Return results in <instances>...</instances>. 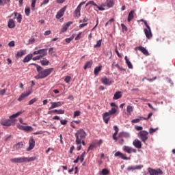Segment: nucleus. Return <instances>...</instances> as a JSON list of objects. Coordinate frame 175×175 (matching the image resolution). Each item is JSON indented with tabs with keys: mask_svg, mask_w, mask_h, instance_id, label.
I'll list each match as a JSON object with an SVG mask.
<instances>
[{
	"mask_svg": "<svg viewBox=\"0 0 175 175\" xmlns=\"http://www.w3.org/2000/svg\"><path fill=\"white\" fill-rule=\"evenodd\" d=\"M54 70V68H50L44 69L42 68L40 66H37V72L38 75L34 77L36 80H39L40 79H46L48 76H50L53 71Z\"/></svg>",
	"mask_w": 175,
	"mask_h": 175,
	"instance_id": "obj_1",
	"label": "nucleus"
},
{
	"mask_svg": "<svg viewBox=\"0 0 175 175\" xmlns=\"http://www.w3.org/2000/svg\"><path fill=\"white\" fill-rule=\"evenodd\" d=\"M36 159V157H16L10 159L12 163H24L26 162H33Z\"/></svg>",
	"mask_w": 175,
	"mask_h": 175,
	"instance_id": "obj_2",
	"label": "nucleus"
},
{
	"mask_svg": "<svg viewBox=\"0 0 175 175\" xmlns=\"http://www.w3.org/2000/svg\"><path fill=\"white\" fill-rule=\"evenodd\" d=\"M75 137V143L77 146H79L81 142L80 141L87 137V133H85V131L83 129H80L76 132Z\"/></svg>",
	"mask_w": 175,
	"mask_h": 175,
	"instance_id": "obj_3",
	"label": "nucleus"
},
{
	"mask_svg": "<svg viewBox=\"0 0 175 175\" xmlns=\"http://www.w3.org/2000/svg\"><path fill=\"white\" fill-rule=\"evenodd\" d=\"M139 139L144 144L148 140V133L146 131H141L137 133Z\"/></svg>",
	"mask_w": 175,
	"mask_h": 175,
	"instance_id": "obj_4",
	"label": "nucleus"
},
{
	"mask_svg": "<svg viewBox=\"0 0 175 175\" xmlns=\"http://www.w3.org/2000/svg\"><path fill=\"white\" fill-rule=\"evenodd\" d=\"M148 172L150 175H162V174H163V172L161 169L154 170L151 167H148Z\"/></svg>",
	"mask_w": 175,
	"mask_h": 175,
	"instance_id": "obj_5",
	"label": "nucleus"
},
{
	"mask_svg": "<svg viewBox=\"0 0 175 175\" xmlns=\"http://www.w3.org/2000/svg\"><path fill=\"white\" fill-rule=\"evenodd\" d=\"M145 26L147 29H144V33L147 38V39H151L152 38V33H151V28H150V26L148 25V23L147 22H145Z\"/></svg>",
	"mask_w": 175,
	"mask_h": 175,
	"instance_id": "obj_6",
	"label": "nucleus"
},
{
	"mask_svg": "<svg viewBox=\"0 0 175 175\" xmlns=\"http://www.w3.org/2000/svg\"><path fill=\"white\" fill-rule=\"evenodd\" d=\"M51 107H49V110H53V109H55L57 107H61L62 105H64V102L58 101V102H51Z\"/></svg>",
	"mask_w": 175,
	"mask_h": 175,
	"instance_id": "obj_7",
	"label": "nucleus"
},
{
	"mask_svg": "<svg viewBox=\"0 0 175 175\" xmlns=\"http://www.w3.org/2000/svg\"><path fill=\"white\" fill-rule=\"evenodd\" d=\"M18 128L21 129V131H25V132H32V131H33V127L31 126L19 125Z\"/></svg>",
	"mask_w": 175,
	"mask_h": 175,
	"instance_id": "obj_8",
	"label": "nucleus"
},
{
	"mask_svg": "<svg viewBox=\"0 0 175 175\" xmlns=\"http://www.w3.org/2000/svg\"><path fill=\"white\" fill-rule=\"evenodd\" d=\"M29 147L26 149V151H31V150H33L35 148V139L33 137H31L29 141Z\"/></svg>",
	"mask_w": 175,
	"mask_h": 175,
	"instance_id": "obj_9",
	"label": "nucleus"
},
{
	"mask_svg": "<svg viewBox=\"0 0 175 175\" xmlns=\"http://www.w3.org/2000/svg\"><path fill=\"white\" fill-rule=\"evenodd\" d=\"M123 150L124 152H127V154H132V152L136 153L137 152L136 149L126 146H124Z\"/></svg>",
	"mask_w": 175,
	"mask_h": 175,
	"instance_id": "obj_10",
	"label": "nucleus"
},
{
	"mask_svg": "<svg viewBox=\"0 0 175 175\" xmlns=\"http://www.w3.org/2000/svg\"><path fill=\"white\" fill-rule=\"evenodd\" d=\"M12 122H13L10 119H9V120L2 119L0 124L1 125H3V126H10L12 125Z\"/></svg>",
	"mask_w": 175,
	"mask_h": 175,
	"instance_id": "obj_11",
	"label": "nucleus"
},
{
	"mask_svg": "<svg viewBox=\"0 0 175 175\" xmlns=\"http://www.w3.org/2000/svg\"><path fill=\"white\" fill-rule=\"evenodd\" d=\"M100 81L104 85H111L112 84L111 80L107 79L106 77L101 78Z\"/></svg>",
	"mask_w": 175,
	"mask_h": 175,
	"instance_id": "obj_12",
	"label": "nucleus"
},
{
	"mask_svg": "<svg viewBox=\"0 0 175 175\" xmlns=\"http://www.w3.org/2000/svg\"><path fill=\"white\" fill-rule=\"evenodd\" d=\"M29 95H31V92L22 93L18 98V102H21V100H24V99H25L27 96H29Z\"/></svg>",
	"mask_w": 175,
	"mask_h": 175,
	"instance_id": "obj_13",
	"label": "nucleus"
},
{
	"mask_svg": "<svg viewBox=\"0 0 175 175\" xmlns=\"http://www.w3.org/2000/svg\"><path fill=\"white\" fill-rule=\"evenodd\" d=\"M66 10V6H64L63 8H62L56 14V18H61L64 16V13H65V11Z\"/></svg>",
	"mask_w": 175,
	"mask_h": 175,
	"instance_id": "obj_14",
	"label": "nucleus"
},
{
	"mask_svg": "<svg viewBox=\"0 0 175 175\" xmlns=\"http://www.w3.org/2000/svg\"><path fill=\"white\" fill-rule=\"evenodd\" d=\"M115 157H120V158L124 159V161H128L129 159V158L126 157V154H124L120 151H118L115 153Z\"/></svg>",
	"mask_w": 175,
	"mask_h": 175,
	"instance_id": "obj_15",
	"label": "nucleus"
},
{
	"mask_svg": "<svg viewBox=\"0 0 175 175\" xmlns=\"http://www.w3.org/2000/svg\"><path fill=\"white\" fill-rule=\"evenodd\" d=\"M103 119L105 124H109V122L110 121V115L108 112H105L103 115Z\"/></svg>",
	"mask_w": 175,
	"mask_h": 175,
	"instance_id": "obj_16",
	"label": "nucleus"
},
{
	"mask_svg": "<svg viewBox=\"0 0 175 175\" xmlns=\"http://www.w3.org/2000/svg\"><path fill=\"white\" fill-rule=\"evenodd\" d=\"M135 50H139V51H142V53L144 55L148 56L150 55V53H148V51H147V49H146V48L143 47V46H138L135 48Z\"/></svg>",
	"mask_w": 175,
	"mask_h": 175,
	"instance_id": "obj_17",
	"label": "nucleus"
},
{
	"mask_svg": "<svg viewBox=\"0 0 175 175\" xmlns=\"http://www.w3.org/2000/svg\"><path fill=\"white\" fill-rule=\"evenodd\" d=\"M142 167H143V165H131V166H129L127 167V170L129 172H131V170L133 171V170H140V169H142Z\"/></svg>",
	"mask_w": 175,
	"mask_h": 175,
	"instance_id": "obj_18",
	"label": "nucleus"
},
{
	"mask_svg": "<svg viewBox=\"0 0 175 175\" xmlns=\"http://www.w3.org/2000/svg\"><path fill=\"white\" fill-rule=\"evenodd\" d=\"M133 145L134 146V147H135V148H142V142L137 139H135L133 142Z\"/></svg>",
	"mask_w": 175,
	"mask_h": 175,
	"instance_id": "obj_19",
	"label": "nucleus"
},
{
	"mask_svg": "<svg viewBox=\"0 0 175 175\" xmlns=\"http://www.w3.org/2000/svg\"><path fill=\"white\" fill-rule=\"evenodd\" d=\"M71 24H72V22H68L66 24H64L62 26V28L61 29V32H66L68 31V29L69 28V27H70Z\"/></svg>",
	"mask_w": 175,
	"mask_h": 175,
	"instance_id": "obj_20",
	"label": "nucleus"
},
{
	"mask_svg": "<svg viewBox=\"0 0 175 175\" xmlns=\"http://www.w3.org/2000/svg\"><path fill=\"white\" fill-rule=\"evenodd\" d=\"M27 54V51L26 50H21L15 55L16 58L18 59V58H21L23 55H25Z\"/></svg>",
	"mask_w": 175,
	"mask_h": 175,
	"instance_id": "obj_21",
	"label": "nucleus"
},
{
	"mask_svg": "<svg viewBox=\"0 0 175 175\" xmlns=\"http://www.w3.org/2000/svg\"><path fill=\"white\" fill-rule=\"evenodd\" d=\"M113 129L115 131V133L113 134V139L115 140V142H117L118 140V138L117 137V135H118V126H113Z\"/></svg>",
	"mask_w": 175,
	"mask_h": 175,
	"instance_id": "obj_22",
	"label": "nucleus"
},
{
	"mask_svg": "<svg viewBox=\"0 0 175 175\" xmlns=\"http://www.w3.org/2000/svg\"><path fill=\"white\" fill-rule=\"evenodd\" d=\"M39 56L41 58H43V57H46L47 55V49H43L39 50Z\"/></svg>",
	"mask_w": 175,
	"mask_h": 175,
	"instance_id": "obj_23",
	"label": "nucleus"
},
{
	"mask_svg": "<svg viewBox=\"0 0 175 175\" xmlns=\"http://www.w3.org/2000/svg\"><path fill=\"white\" fill-rule=\"evenodd\" d=\"M118 135L120 138L124 137L125 139H129V137H131V135H129V133L126 132H120Z\"/></svg>",
	"mask_w": 175,
	"mask_h": 175,
	"instance_id": "obj_24",
	"label": "nucleus"
},
{
	"mask_svg": "<svg viewBox=\"0 0 175 175\" xmlns=\"http://www.w3.org/2000/svg\"><path fill=\"white\" fill-rule=\"evenodd\" d=\"M20 114H23V111H18L16 113H14L12 116H10V120H11V121L12 122H14V118H17V117H18V116H20Z\"/></svg>",
	"mask_w": 175,
	"mask_h": 175,
	"instance_id": "obj_25",
	"label": "nucleus"
},
{
	"mask_svg": "<svg viewBox=\"0 0 175 175\" xmlns=\"http://www.w3.org/2000/svg\"><path fill=\"white\" fill-rule=\"evenodd\" d=\"M122 93L121 92H116L115 94H114V96L113 97V99L114 100H117L118 99H120L122 97Z\"/></svg>",
	"mask_w": 175,
	"mask_h": 175,
	"instance_id": "obj_26",
	"label": "nucleus"
},
{
	"mask_svg": "<svg viewBox=\"0 0 175 175\" xmlns=\"http://www.w3.org/2000/svg\"><path fill=\"white\" fill-rule=\"evenodd\" d=\"M80 12H81V8L80 5H78L75 10V16L80 17V16H81Z\"/></svg>",
	"mask_w": 175,
	"mask_h": 175,
	"instance_id": "obj_27",
	"label": "nucleus"
},
{
	"mask_svg": "<svg viewBox=\"0 0 175 175\" xmlns=\"http://www.w3.org/2000/svg\"><path fill=\"white\" fill-rule=\"evenodd\" d=\"M8 28H14L16 27V24L14 23V21L13 19H10L8 23Z\"/></svg>",
	"mask_w": 175,
	"mask_h": 175,
	"instance_id": "obj_28",
	"label": "nucleus"
},
{
	"mask_svg": "<svg viewBox=\"0 0 175 175\" xmlns=\"http://www.w3.org/2000/svg\"><path fill=\"white\" fill-rule=\"evenodd\" d=\"M135 14V11L134 10H131L129 13V15H128V19H127V21L129 23H130V21H132V20H133V14Z\"/></svg>",
	"mask_w": 175,
	"mask_h": 175,
	"instance_id": "obj_29",
	"label": "nucleus"
},
{
	"mask_svg": "<svg viewBox=\"0 0 175 175\" xmlns=\"http://www.w3.org/2000/svg\"><path fill=\"white\" fill-rule=\"evenodd\" d=\"M14 14L15 16V17H16V20L18 21V23H21V21L23 20V16L21 14H18L17 12H14ZM18 14V16H17Z\"/></svg>",
	"mask_w": 175,
	"mask_h": 175,
	"instance_id": "obj_30",
	"label": "nucleus"
},
{
	"mask_svg": "<svg viewBox=\"0 0 175 175\" xmlns=\"http://www.w3.org/2000/svg\"><path fill=\"white\" fill-rule=\"evenodd\" d=\"M124 59H125L126 65L128 66V68L129 69H133V66L132 65V63H131L129 59H128V56H125Z\"/></svg>",
	"mask_w": 175,
	"mask_h": 175,
	"instance_id": "obj_31",
	"label": "nucleus"
},
{
	"mask_svg": "<svg viewBox=\"0 0 175 175\" xmlns=\"http://www.w3.org/2000/svg\"><path fill=\"white\" fill-rule=\"evenodd\" d=\"M118 109V107H113L107 113H109L110 116H113V114H116V113H117Z\"/></svg>",
	"mask_w": 175,
	"mask_h": 175,
	"instance_id": "obj_32",
	"label": "nucleus"
},
{
	"mask_svg": "<svg viewBox=\"0 0 175 175\" xmlns=\"http://www.w3.org/2000/svg\"><path fill=\"white\" fill-rule=\"evenodd\" d=\"M23 146H24L23 142H18V144L14 145V150H20V148H23Z\"/></svg>",
	"mask_w": 175,
	"mask_h": 175,
	"instance_id": "obj_33",
	"label": "nucleus"
},
{
	"mask_svg": "<svg viewBox=\"0 0 175 175\" xmlns=\"http://www.w3.org/2000/svg\"><path fill=\"white\" fill-rule=\"evenodd\" d=\"M32 59V55L29 54L27 55L24 59H23V62L24 64L27 62H29Z\"/></svg>",
	"mask_w": 175,
	"mask_h": 175,
	"instance_id": "obj_34",
	"label": "nucleus"
},
{
	"mask_svg": "<svg viewBox=\"0 0 175 175\" xmlns=\"http://www.w3.org/2000/svg\"><path fill=\"white\" fill-rule=\"evenodd\" d=\"M102 70V66H97L94 68V75L95 76H98L99 75V72Z\"/></svg>",
	"mask_w": 175,
	"mask_h": 175,
	"instance_id": "obj_35",
	"label": "nucleus"
},
{
	"mask_svg": "<svg viewBox=\"0 0 175 175\" xmlns=\"http://www.w3.org/2000/svg\"><path fill=\"white\" fill-rule=\"evenodd\" d=\"M53 113H55L56 114H65V110L64 109H55L52 111Z\"/></svg>",
	"mask_w": 175,
	"mask_h": 175,
	"instance_id": "obj_36",
	"label": "nucleus"
},
{
	"mask_svg": "<svg viewBox=\"0 0 175 175\" xmlns=\"http://www.w3.org/2000/svg\"><path fill=\"white\" fill-rule=\"evenodd\" d=\"M49 64H50V62L47 60V59H44L41 60V65H42L43 66H47Z\"/></svg>",
	"mask_w": 175,
	"mask_h": 175,
	"instance_id": "obj_37",
	"label": "nucleus"
},
{
	"mask_svg": "<svg viewBox=\"0 0 175 175\" xmlns=\"http://www.w3.org/2000/svg\"><path fill=\"white\" fill-rule=\"evenodd\" d=\"M113 5L114 2L113 1V0H107V6L108 8H113Z\"/></svg>",
	"mask_w": 175,
	"mask_h": 175,
	"instance_id": "obj_38",
	"label": "nucleus"
},
{
	"mask_svg": "<svg viewBox=\"0 0 175 175\" xmlns=\"http://www.w3.org/2000/svg\"><path fill=\"white\" fill-rule=\"evenodd\" d=\"M88 5H92V6H95V8H96V6H98V4H96V3H95L94 1H89L86 3L85 7L87 8V6H88Z\"/></svg>",
	"mask_w": 175,
	"mask_h": 175,
	"instance_id": "obj_39",
	"label": "nucleus"
},
{
	"mask_svg": "<svg viewBox=\"0 0 175 175\" xmlns=\"http://www.w3.org/2000/svg\"><path fill=\"white\" fill-rule=\"evenodd\" d=\"M35 6H36V0H31V8L33 12L36 10Z\"/></svg>",
	"mask_w": 175,
	"mask_h": 175,
	"instance_id": "obj_40",
	"label": "nucleus"
},
{
	"mask_svg": "<svg viewBox=\"0 0 175 175\" xmlns=\"http://www.w3.org/2000/svg\"><path fill=\"white\" fill-rule=\"evenodd\" d=\"M102 46V40H99L97 41L96 44L94 45V49H98V47H100Z\"/></svg>",
	"mask_w": 175,
	"mask_h": 175,
	"instance_id": "obj_41",
	"label": "nucleus"
},
{
	"mask_svg": "<svg viewBox=\"0 0 175 175\" xmlns=\"http://www.w3.org/2000/svg\"><path fill=\"white\" fill-rule=\"evenodd\" d=\"M92 65V62H87L84 66V69H88L91 68Z\"/></svg>",
	"mask_w": 175,
	"mask_h": 175,
	"instance_id": "obj_42",
	"label": "nucleus"
},
{
	"mask_svg": "<svg viewBox=\"0 0 175 175\" xmlns=\"http://www.w3.org/2000/svg\"><path fill=\"white\" fill-rule=\"evenodd\" d=\"M75 36H76L75 34H72V36H70L68 38L66 39V43H70V42H72V40H73V39H75Z\"/></svg>",
	"mask_w": 175,
	"mask_h": 175,
	"instance_id": "obj_43",
	"label": "nucleus"
},
{
	"mask_svg": "<svg viewBox=\"0 0 175 175\" xmlns=\"http://www.w3.org/2000/svg\"><path fill=\"white\" fill-rule=\"evenodd\" d=\"M10 3V0H0V5H1L2 6Z\"/></svg>",
	"mask_w": 175,
	"mask_h": 175,
	"instance_id": "obj_44",
	"label": "nucleus"
},
{
	"mask_svg": "<svg viewBox=\"0 0 175 175\" xmlns=\"http://www.w3.org/2000/svg\"><path fill=\"white\" fill-rule=\"evenodd\" d=\"M25 13L26 16H29L31 14V8L29 7H27L25 9Z\"/></svg>",
	"mask_w": 175,
	"mask_h": 175,
	"instance_id": "obj_45",
	"label": "nucleus"
},
{
	"mask_svg": "<svg viewBox=\"0 0 175 175\" xmlns=\"http://www.w3.org/2000/svg\"><path fill=\"white\" fill-rule=\"evenodd\" d=\"M158 130V128L154 129V128H150L149 129V133L150 135H152L153 133H155Z\"/></svg>",
	"mask_w": 175,
	"mask_h": 175,
	"instance_id": "obj_46",
	"label": "nucleus"
},
{
	"mask_svg": "<svg viewBox=\"0 0 175 175\" xmlns=\"http://www.w3.org/2000/svg\"><path fill=\"white\" fill-rule=\"evenodd\" d=\"M141 120H143V118H142V117H140L139 118H136L134 119L131 121L132 124H137V122H140Z\"/></svg>",
	"mask_w": 175,
	"mask_h": 175,
	"instance_id": "obj_47",
	"label": "nucleus"
},
{
	"mask_svg": "<svg viewBox=\"0 0 175 175\" xmlns=\"http://www.w3.org/2000/svg\"><path fill=\"white\" fill-rule=\"evenodd\" d=\"M126 110H127V113H132V111H133V107L131 105H128Z\"/></svg>",
	"mask_w": 175,
	"mask_h": 175,
	"instance_id": "obj_48",
	"label": "nucleus"
},
{
	"mask_svg": "<svg viewBox=\"0 0 175 175\" xmlns=\"http://www.w3.org/2000/svg\"><path fill=\"white\" fill-rule=\"evenodd\" d=\"M109 172L107 169H103L102 172H101V174L103 175H107L109 174Z\"/></svg>",
	"mask_w": 175,
	"mask_h": 175,
	"instance_id": "obj_49",
	"label": "nucleus"
},
{
	"mask_svg": "<svg viewBox=\"0 0 175 175\" xmlns=\"http://www.w3.org/2000/svg\"><path fill=\"white\" fill-rule=\"evenodd\" d=\"M111 23H114V18H111L109 21H108L105 24V27H107V25H111Z\"/></svg>",
	"mask_w": 175,
	"mask_h": 175,
	"instance_id": "obj_50",
	"label": "nucleus"
},
{
	"mask_svg": "<svg viewBox=\"0 0 175 175\" xmlns=\"http://www.w3.org/2000/svg\"><path fill=\"white\" fill-rule=\"evenodd\" d=\"M121 27L123 32H126L128 31V27H126V26H125V25H124L123 23L121 24Z\"/></svg>",
	"mask_w": 175,
	"mask_h": 175,
	"instance_id": "obj_51",
	"label": "nucleus"
},
{
	"mask_svg": "<svg viewBox=\"0 0 175 175\" xmlns=\"http://www.w3.org/2000/svg\"><path fill=\"white\" fill-rule=\"evenodd\" d=\"M117 138H118V140L120 144H121V145L124 144V138H122V137L120 138L119 135L117 137Z\"/></svg>",
	"mask_w": 175,
	"mask_h": 175,
	"instance_id": "obj_52",
	"label": "nucleus"
},
{
	"mask_svg": "<svg viewBox=\"0 0 175 175\" xmlns=\"http://www.w3.org/2000/svg\"><path fill=\"white\" fill-rule=\"evenodd\" d=\"M80 111H75V112H74V116H73V117H74V118H76V117H79V116H80Z\"/></svg>",
	"mask_w": 175,
	"mask_h": 175,
	"instance_id": "obj_53",
	"label": "nucleus"
},
{
	"mask_svg": "<svg viewBox=\"0 0 175 175\" xmlns=\"http://www.w3.org/2000/svg\"><path fill=\"white\" fill-rule=\"evenodd\" d=\"M38 99L36 98H34L33 99H31L29 102V105H33V103H35V102H37Z\"/></svg>",
	"mask_w": 175,
	"mask_h": 175,
	"instance_id": "obj_54",
	"label": "nucleus"
},
{
	"mask_svg": "<svg viewBox=\"0 0 175 175\" xmlns=\"http://www.w3.org/2000/svg\"><path fill=\"white\" fill-rule=\"evenodd\" d=\"M152 116V113H150L147 118L141 117V118H142V120H149V118H151Z\"/></svg>",
	"mask_w": 175,
	"mask_h": 175,
	"instance_id": "obj_55",
	"label": "nucleus"
},
{
	"mask_svg": "<svg viewBox=\"0 0 175 175\" xmlns=\"http://www.w3.org/2000/svg\"><path fill=\"white\" fill-rule=\"evenodd\" d=\"M71 79H72V77L70 76H67V77H66L64 81L66 83H70Z\"/></svg>",
	"mask_w": 175,
	"mask_h": 175,
	"instance_id": "obj_56",
	"label": "nucleus"
},
{
	"mask_svg": "<svg viewBox=\"0 0 175 175\" xmlns=\"http://www.w3.org/2000/svg\"><path fill=\"white\" fill-rule=\"evenodd\" d=\"M81 34H82V33L79 32V34L75 38V40H80V39L81 38Z\"/></svg>",
	"mask_w": 175,
	"mask_h": 175,
	"instance_id": "obj_57",
	"label": "nucleus"
},
{
	"mask_svg": "<svg viewBox=\"0 0 175 175\" xmlns=\"http://www.w3.org/2000/svg\"><path fill=\"white\" fill-rule=\"evenodd\" d=\"M49 54L50 55H53L54 54V48H50L49 50Z\"/></svg>",
	"mask_w": 175,
	"mask_h": 175,
	"instance_id": "obj_58",
	"label": "nucleus"
},
{
	"mask_svg": "<svg viewBox=\"0 0 175 175\" xmlns=\"http://www.w3.org/2000/svg\"><path fill=\"white\" fill-rule=\"evenodd\" d=\"M40 58H42V57L40 55H38L34 57H32L31 59H33V61H38V60L40 59Z\"/></svg>",
	"mask_w": 175,
	"mask_h": 175,
	"instance_id": "obj_59",
	"label": "nucleus"
},
{
	"mask_svg": "<svg viewBox=\"0 0 175 175\" xmlns=\"http://www.w3.org/2000/svg\"><path fill=\"white\" fill-rule=\"evenodd\" d=\"M135 129H136V131H140V132H142V131H143V126H136Z\"/></svg>",
	"mask_w": 175,
	"mask_h": 175,
	"instance_id": "obj_60",
	"label": "nucleus"
},
{
	"mask_svg": "<svg viewBox=\"0 0 175 175\" xmlns=\"http://www.w3.org/2000/svg\"><path fill=\"white\" fill-rule=\"evenodd\" d=\"M87 21H88V18L85 16L83 19L79 21V23H87Z\"/></svg>",
	"mask_w": 175,
	"mask_h": 175,
	"instance_id": "obj_61",
	"label": "nucleus"
},
{
	"mask_svg": "<svg viewBox=\"0 0 175 175\" xmlns=\"http://www.w3.org/2000/svg\"><path fill=\"white\" fill-rule=\"evenodd\" d=\"M33 43H35V38H31L29 40V44H32Z\"/></svg>",
	"mask_w": 175,
	"mask_h": 175,
	"instance_id": "obj_62",
	"label": "nucleus"
},
{
	"mask_svg": "<svg viewBox=\"0 0 175 175\" xmlns=\"http://www.w3.org/2000/svg\"><path fill=\"white\" fill-rule=\"evenodd\" d=\"M60 123L62 124V125H66V124H68V120H60Z\"/></svg>",
	"mask_w": 175,
	"mask_h": 175,
	"instance_id": "obj_63",
	"label": "nucleus"
},
{
	"mask_svg": "<svg viewBox=\"0 0 175 175\" xmlns=\"http://www.w3.org/2000/svg\"><path fill=\"white\" fill-rule=\"evenodd\" d=\"M8 46H10V47H14V41L10 42Z\"/></svg>",
	"mask_w": 175,
	"mask_h": 175,
	"instance_id": "obj_64",
	"label": "nucleus"
}]
</instances>
